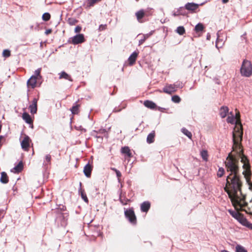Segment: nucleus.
Instances as JSON below:
<instances>
[{
	"label": "nucleus",
	"mask_w": 252,
	"mask_h": 252,
	"mask_svg": "<svg viewBox=\"0 0 252 252\" xmlns=\"http://www.w3.org/2000/svg\"><path fill=\"white\" fill-rule=\"evenodd\" d=\"M81 30H82L81 27H80L79 26H77L75 27V28L74 29V32L76 33H79L81 32Z\"/></svg>",
	"instance_id": "49530a36"
},
{
	"label": "nucleus",
	"mask_w": 252,
	"mask_h": 252,
	"mask_svg": "<svg viewBox=\"0 0 252 252\" xmlns=\"http://www.w3.org/2000/svg\"><path fill=\"white\" fill-rule=\"evenodd\" d=\"M80 188L78 189V193L80 194L82 199L86 203H88L89 200L87 198V196L85 192V191L83 190L81 188L82 183L80 182L79 183Z\"/></svg>",
	"instance_id": "4468645a"
},
{
	"label": "nucleus",
	"mask_w": 252,
	"mask_h": 252,
	"mask_svg": "<svg viewBox=\"0 0 252 252\" xmlns=\"http://www.w3.org/2000/svg\"><path fill=\"white\" fill-rule=\"evenodd\" d=\"M37 79L35 75L32 76L27 82V85L31 86L32 88H34L35 87Z\"/></svg>",
	"instance_id": "f8f14e48"
},
{
	"label": "nucleus",
	"mask_w": 252,
	"mask_h": 252,
	"mask_svg": "<svg viewBox=\"0 0 252 252\" xmlns=\"http://www.w3.org/2000/svg\"><path fill=\"white\" fill-rule=\"evenodd\" d=\"M121 202H122V204H123L124 203V201H123L122 200H120Z\"/></svg>",
	"instance_id": "680f3d73"
},
{
	"label": "nucleus",
	"mask_w": 252,
	"mask_h": 252,
	"mask_svg": "<svg viewBox=\"0 0 252 252\" xmlns=\"http://www.w3.org/2000/svg\"><path fill=\"white\" fill-rule=\"evenodd\" d=\"M234 114L233 111H230V116H228L227 118V122L228 123L235 124V126L242 125L240 121V115L239 111H235Z\"/></svg>",
	"instance_id": "39448f33"
},
{
	"label": "nucleus",
	"mask_w": 252,
	"mask_h": 252,
	"mask_svg": "<svg viewBox=\"0 0 252 252\" xmlns=\"http://www.w3.org/2000/svg\"><path fill=\"white\" fill-rule=\"evenodd\" d=\"M94 132L96 133V134H103L105 135L106 133V130L105 129H100L98 131H94Z\"/></svg>",
	"instance_id": "ea45409f"
},
{
	"label": "nucleus",
	"mask_w": 252,
	"mask_h": 252,
	"mask_svg": "<svg viewBox=\"0 0 252 252\" xmlns=\"http://www.w3.org/2000/svg\"><path fill=\"white\" fill-rule=\"evenodd\" d=\"M204 29V26L202 23H198L197 24L194 28V30L196 32H202L203 31Z\"/></svg>",
	"instance_id": "bb28decb"
},
{
	"label": "nucleus",
	"mask_w": 252,
	"mask_h": 252,
	"mask_svg": "<svg viewBox=\"0 0 252 252\" xmlns=\"http://www.w3.org/2000/svg\"><path fill=\"white\" fill-rule=\"evenodd\" d=\"M101 0H87V6L90 7L93 6L94 4L100 1Z\"/></svg>",
	"instance_id": "c756f323"
},
{
	"label": "nucleus",
	"mask_w": 252,
	"mask_h": 252,
	"mask_svg": "<svg viewBox=\"0 0 252 252\" xmlns=\"http://www.w3.org/2000/svg\"><path fill=\"white\" fill-rule=\"evenodd\" d=\"M30 138L28 136H26L21 142L22 148L26 151H28L30 147Z\"/></svg>",
	"instance_id": "1a4fd4ad"
},
{
	"label": "nucleus",
	"mask_w": 252,
	"mask_h": 252,
	"mask_svg": "<svg viewBox=\"0 0 252 252\" xmlns=\"http://www.w3.org/2000/svg\"><path fill=\"white\" fill-rule=\"evenodd\" d=\"M51 30H48L45 32V33L46 34H48L49 33H51Z\"/></svg>",
	"instance_id": "603ef678"
},
{
	"label": "nucleus",
	"mask_w": 252,
	"mask_h": 252,
	"mask_svg": "<svg viewBox=\"0 0 252 252\" xmlns=\"http://www.w3.org/2000/svg\"><path fill=\"white\" fill-rule=\"evenodd\" d=\"M181 131L185 135H186L188 138L189 139H191L192 137V134L187 129H186L185 127H183L181 129Z\"/></svg>",
	"instance_id": "c85d7f7f"
},
{
	"label": "nucleus",
	"mask_w": 252,
	"mask_h": 252,
	"mask_svg": "<svg viewBox=\"0 0 252 252\" xmlns=\"http://www.w3.org/2000/svg\"><path fill=\"white\" fill-rule=\"evenodd\" d=\"M138 52L136 51H134L132 53V54L128 58V61L129 62V64L130 65H133L136 60V58L138 56Z\"/></svg>",
	"instance_id": "ddd939ff"
},
{
	"label": "nucleus",
	"mask_w": 252,
	"mask_h": 252,
	"mask_svg": "<svg viewBox=\"0 0 252 252\" xmlns=\"http://www.w3.org/2000/svg\"><path fill=\"white\" fill-rule=\"evenodd\" d=\"M243 225L252 230V223L249 222L247 220Z\"/></svg>",
	"instance_id": "79ce46f5"
},
{
	"label": "nucleus",
	"mask_w": 252,
	"mask_h": 252,
	"mask_svg": "<svg viewBox=\"0 0 252 252\" xmlns=\"http://www.w3.org/2000/svg\"><path fill=\"white\" fill-rule=\"evenodd\" d=\"M242 186L239 174H229L226 177L224 189L233 203L243 207L247 206V203L245 201V195L241 190Z\"/></svg>",
	"instance_id": "f03ea898"
},
{
	"label": "nucleus",
	"mask_w": 252,
	"mask_h": 252,
	"mask_svg": "<svg viewBox=\"0 0 252 252\" xmlns=\"http://www.w3.org/2000/svg\"><path fill=\"white\" fill-rule=\"evenodd\" d=\"M125 215L129 221L132 224H136V218L132 209H127L125 211Z\"/></svg>",
	"instance_id": "0eeeda50"
},
{
	"label": "nucleus",
	"mask_w": 252,
	"mask_h": 252,
	"mask_svg": "<svg viewBox=\"0 0 252 252\" xmlns=\"http://www.w3.org/2000/svg\"><path fill=\"white\" fill-rule=\"evenodd\" d=\"M172 100L175 103H179L181 101V98L178 95H175L172 97Z\"/></svg>",
	"instance_id": "58836bf2"
},
{
	"label": "nucleus",
	"mask_w": 252,
	"mask_h": 252,
	"mask_svg": "<svg viewBox=\"0 0 252 252\" xmlns=\"http://www.w3.org/2000/svg\"><path fill=\"white\" fill-rule=\"evenodd\" d=\"M51 156L49 155H46L43 160V165L44 167L47 166L51 164Z\"/></svg>",
	"instance_id": "b1692460"
},
{
	"label": "nucleus",
	"mask_w": 252,
	"mask_h": 252,
	"mask_svg": "<svg viewBox=\"0 0 252 252\" xmlns=\"http://www.w3.org/2000/svg\"><path fill=\"white\" fill-rule=\"evenodd\" d=\"M41 69L38 68L37 70H36L34 72V74L33 75H35L36 77H37V79H39L41 77L40 75Z\"/></svg>",
	"instance_id": "c03bdc74"
},
{
	"label": "nucleus",
	"mask_w": 252,
	"mask_h": 252,
	"mask_svg": "<svg viewBox=\"0 0 252 252\" xmlns=\"http://www.w3.org/2000/svg\"><path fill=\"white\" fill-rule=\"evenodd\" d=\"M115 173L116 174L117 177H118V178L119 179L122 176L121 173L118 170H116Z\"/></svg>",
	"instance_id": "09e8293b"
},
{
	"label": "nucleus",
	"mask_w": 252,
	"mask_h": 252,
	"mask_svg": "<svg viewBox=\"0 0 252 252\" xmlns=\"http://www.w3.org/2000/svg\"><path fill=\"white\" fill-rule=\"evenodd\" d=\"M8 177L7 174L5 172H2L0 178V182L2 184H6L8 182Z\"/></svg>",
	"instance_id": "5701e85b"
},
{
	"label": "nucleus",
	"mask_w": 252,
	"mask_h": 252,
	"mask_svg": "<svg viewBox=\"0 0 252 252\" xmlns=\"http://www.w3.org/2000/svg\"><path fill=\"white\" fill-rule=\"evenodd\" d=\"M72 114L73 115L78 114L79 111H71Z\"/></svg>",
	"instance_id": "864d4df0"
},
{
	"label": "nucleus",
	"mask_w": 252,
	"mask_h": 252,
	"mask_svg": "<svg viewBox=\"0 0 252 252\" xmlns=\"http://www.w3.org/2000/svg\"><path fill=\"white\" fill-rule=\"evenodd\" d=\"M228 212L236 220L237 219V218L238 217V216L241 214L238 212L233 211L232 210H229Z\"/></svg>",
	"instance_id": "7c9ffc66"
},
{
	"label": "nucleus",
	"mask_w": 252,
	"mask_h": 252,
	"mask_svg": "<svg viewBox=\"0 0 252 252\" xmlns=\"http://www.w3.org/2000/svg\"><path fill=\"white\" fill-rule=\"evenodd\" d=\"M224 173V169L222 167H220L218 171L217 176L219 177H221Z\"/></svg>",
	"instance_id": "e433bc0d"
},
{
	"label": "nucleus",
	"mask_w": 252,
	"mask_h": 252,
	"mask_svg": "<svg viewBox=\"0 0 252 252\" xmlns=\"http://www.w3.org/2000/svg\"><path fill=\"white\" fill-rule=\"evenodd\" d=\"M123 204L124 205H126V203H124Z\"/></svg>",
	"instance_id": "e2e57ef3"
},
{
	"label": "nucleus",
	"mask_w": 252,
	"mask_h": 252,
	"mask_svg": "<svg viewBox=\"0 0 252 252\" xmlns=\"http://www.w3.org/2000/svg\"><path fill=\"white\" fill-rule=\"evenodd\" d=\"M37 99L34 98L33 99L32 104L29 106L30 110H37Z\"/></svg>",
	"instance_id": "a878e982"
},
{
	"label": "nucleus",
	"mask_w": 252,
	"mask_h": 252,
	"mask_svg": "<svg viewBox=\"0 0 252 252\" xmlns=\"http://www.w3.org/2000/svg\"><path fill=\"white\" fill-rule=\"evenodd\" d=\"M204 4V3H202L200 5H202Z\"/></svg>",
	"instance_id": "0e129e2a"
},
{
	"label": "nucleus",
	"mask_w": 252,
	"mask_h": 252,
	"mask_svg": "<svg viewBox=\"0 0 252 252\" xmlns=\"http://www.w3.org/2000/svg\"><path fill=\"white\" fill-rule=\"evenodd\" d=\"M37 111H31L32 115H34L36 113Z\"/></svg>",
	"instance_id": "6e6d98bb"
},
{
	"label": "nucleus",
	"mask_w": 252,
	"mask_h": 252,
	"mask_svg": "<svg viewBox=\"0 0 252 252\" xmlns=\"http://www.w3.org/2000/svg\"><path fill=\"white\" fill-rule=\"evenodd\" d=\"M176 32L180 35H183L185 33V30L184 27L179 26L177 28Z\"/></svg>",
	"instance_id": "2f4dec72"
},
{
	"label": "nucleus",
	"mask_w": 252,
	"mask_h": 252,
	"mask_svg": "<svg viewBox=\"0 0 252 252\" xmlns=\"http://www.w3.org/2000/svg\"><path fill=\"white\" fill-rule=\"evenodd\" d=\"M96 137L97 138H102V137H100V136H97V135H96Z\"/></svg>",
	"instance_id": "052dcab7"
},
{
	"label": "nucleus",
	"mask_w": 252,
	"mask_h": 252,
	"mask_svg": "<svg viewBox=\"0 0 252 252\" xmlns=\"http://www.w3.org/2000/svg\"><path fill=\"white\" fill-rule=\"evenodd\" d=\"M233 152L234 154L230 153L225 161L226 171L230 172L229 174H239V160L241 159V162L243 163V168L244 169L243 174L249 185V189H251L252 183L250 181L251 171L249 161L247 157L244 154L243 150L239 149Z\"/></svg>",
	"instance_id": "f257e3e1"
},
{
	"label": "nucleus",
	"mask_w": 252,
	"mask_h": 252,
	"mask_svg": "<svg viewBox=\"0 0 252 252\" xmlns=\"http://www.w3.org/2000/svg\"><path fill=\"white\" fill-rule=\"evenodd\" d=\"M220 110H229V109L227 106H222L221 107Z\"/></svg>",
	"instance_id": "3c124183"
},
{
	"label": "nucleus",
	"mask_w": 252,
	"mask_h": 252,
	"mask_svg": "<svg viewBox=\"0 0 252 252\" xmlns=\"http://www.w3.org/2000/svg\"><path fill=\"white\" fill-rule=\"evenodd\" d=\"M92 171V167L89 163L87 164L84 166L83 172L87 177L89 178L91 177Z\"/></svg>",
	"instance_id": "9b49d317"
},
{
	"label": "nucleus",
	"mask_w": 252,
	"mask_h": 252,
	"mask_svg": "<svg viewBox=\"0 0 252 252\" xmlns=\"http://www.w3.org/2000/svg\"><path fill=\"white\" fill-rule=\"evenodd\" d=\"M68 21L70 25H75L77 22V21L73 18H69Z\"/></svg>",
	"instance_id": "37998d69"
},
{
	"label": "nucleus",
	"mask_w": 252,
	"mask_h": 252,
	"mask_svg": "<svg viewBox=\"0 0 252 252\" xmlns=\"http://www.w3.org/2000/svg\"><path fill=\"white\" fill-rule=\"evenodd\" d=\"M198 6L199 4H198L193 2H188L185 5V7L187 10L193 12L198 8Z\"/></svg>",
	"instance_id": "9d476101"
},
{
	"label": "nucleus",
	"mask_w": 252,
	"mask_h": 252,
	"mask_svg": "<svg viewBox=\"0 0 252 252\" xmlns=\"http://www.w3.org/2000/svg\"><path fill=\"white\" fill-rule=\"evenodd\" d=\"M2 55L4 57H8L10 56V52L8 50H4L2 53Z\"/></svg>",
	"instance_id": "a19ab883"
},
{
	"label": "nucleus",
	"mask_w": 252,
	"mask_h": 252,
	"mask_svg": "<svg viewBox=\"0 0 252 252\" xmlns=\"http://www.w3.org/2000/svg\"><path fill=\"white\" fill-rule=\"evenodd\" d=\"M243 134V127L242 125L235 126L233 132V151H235L242 149L241 141Z\"/></svg>",
	"instance_id": "7ed1b4c3"
},
{
	"label": "nucleus",
	"mask_w": 252,
	"mask_h": 252,
	"mask_svg": "<svg viewBox=\"0 0 252 252\" xmlns=\"http://www.w3.org/2000/svg\"><path fill=\"white\" fill-rule=\"evenodd\" d=\"M155 137V131H152L150 133H149L147 137V142L149 144H151L154 142Z\"/></svg>",
	"instance_id": "aec40b11"
},
{
	"label": "nucleus",
	"mask_w": 252,
	"mask_h": 252,
	"mask_svg": "<svg viewBox=\"0 0 252 252\" xmlns=\"http://www.w3.org/2000/svg\"><path fill=\"white\" fill-rule=\"evenodd\" d=\"M51 17L50 14L49 13H45L42 15V19L45 21H48L50 20Z\"/></svg>",
	"instance_id": "f704fd0d"
},
{
	"label": "nucleus",
	"mask_w": 252,
	"mask_h": 252,
	"mask_svg": "<svg viewBox=\"0 0 252 252\" xmlns=\"http://www.w3.org/2000/svg\"><path fill=\"white\" fill-rule=\"evenodd\" d=\"M223 44L222 41L220 40L219 38V36L218 34V38L217 39L216 43V46L217 48H219V47H221V45Z\"/></svg>",
	"instance_id": "4c0bfd02"
},
{
	"label": "nucleus",
	"mask_w": 252,
	"mask_h": 252,
	"mask_svg": "<svg viewBox=\"0 0 252 252\" xmlns=\"http://www.w3.org/2000/svg\"><path fill=\"white\" fill-rule=\"evenodd\" d=\"M236 220L243 225L247 220V219L244 217V216L242 214H240V215L238 216Z\"/></svg>",
	"instance_id": "cd10ccee"
},
{
	"label": "nucleus",
	"mask_w": 252,
	"mask_h": 252,
	"mask_svg": "<svg viewBox=\"0 0 252 252\" xmlns=\"http://www.w3.org/2000/svg\"><path fill=\"white\" fill-rule=\"evenodd\" d=\"M210 35H208L207 36V39L208 40H209V39H210Z\"/></svg>",
	"instance_id": "bf43d9fd"
},
{
	"label": "nucleus",
	"mask_w": 252,
	"mask_h": 252,
	"mask_svg": "<svg viewBox=\"0 0 252 252\" xmlns=\"http://www.w3.org/2000/svg\"><path fill=\"white\" fill-rule=\"evenodd\" d=\"M151 206V204L149 201H144L141 204L140 209L143 212H147Z\"/></svg>",
	"instance_id": "2eb2a0df"
},
{
	"label": "nucleus",
	"mask_w": 252,
	"mask_h": 252,
	"mask_svg": "<svg viewBox=\"0 0 252 252\" xmlns=\"http://www.w3.org/2000/svg\"><path fill=\"white\" fill-rule=\"evenodd\" d=\"M22 118L27 124H32L33 121L31 116L26 112H24L23 113L22 115Z\"/></svg>",
	"instance_id": "dca6fc26"
},
{
	"label": "nucleus",
	"mask_w": 252,
	"mask_h": 252,
	"mask_svg": "<svg viewBox=\"0 0 252 252\" xmlns=\"http://www.w3.org/2000/svg\"><path fill=\"white\" fill-rule=\"evenodd\" d=\"M251 201H252V200Z\"/></svg>",
	"instance_id": "69168bd1"
},
{
	"label": "nucleus",
	"mask_w": 252,
	"mask_h": 252,
	"mask_svg": "<svg viewBox=\"0 0 252 252\" xmlns=\"http://www.w3.org/2000/svg\"><path fill=\"white\" fill-rule=\"evenodd\" d=\"M144 105L148 108L151 109H156V105L153 101L146 100L144 102Z\"/></svg>",
	"instance_id": "412c9836"
},
{
	"label": "nucleus",
	"mask_w": 252,
	"mask_h": 252,
	"mask_svg": "<svg viewBox=\"0 0 252 252\" xmlns=\"http://www.w3.org/2000/svg\"><path fill=\"white\" fill-rule=\"evenodd\" d=\"M201 156L202 158L205 160H207V157H208V153L207 151L206 150H203L201 152Z\"/></svg>",
	"instance_id": "c9c22d12"
},
{
	"label": "nucleus",
	"mask_w": 252,
	"mask_h": 252,
	"mask_svg": "<svg viewBox=\"0 0 252 252\" xmlns=\"http://www.w3.org/2000/svg\"><path fill=\"white\" fill-rule=\"evenodd\" d=\"M79 105H78V104H76L74 106H72V108L70 109V110H73V111H75V110H77V109H78L79 108Z\"/></svg>",
	"instance_id": "8fccbe9b"
},
{
	"label": "nucleus",
	"mask_w": 252,
	"mask_h": 252,
	"mask_svg": "<svg viewBox=\"0 0 252 252\" xmlns=\"http://www.w3.org/2000/svg\"><path fill=\"white\" fill-rule=\"evenodd\" d=\"M23 168V163L22 161L19 162V163L14 168V169L17 172H20L22 170Z\"/></svg>",
	"instance_id": "72a5a7b5"
},
{
	"label": "nucleus",
	"mask_w": 252,
	"mask_h": 252,
	"mask_svg": "<svg viewBox=\"0 0 252 252\" xmlns=\"http://www.w3.org/2000/svg\"><path fill=\"white\" fill-rule=\"evenodd\" d=\"M59 75L60 79H64L70 81H72L71 76L64 71H62L61 73H59Z\"/></svg>",
	"instance_id": "a211bd4d"
},
{
	"label": "nucleus",
	"mask_w": 252,
	"mask_h": 252,
	"mask_svg": "<svg viewBox=\"0 0 252 252\" xmlns=\"http://www.w3.org/2000/svg\"><path fill=\"white\" fill-rule=\"evenodd\" d=\"M182 87L180 82H176L173 84H166L163 88V92L168 94H171L175 92L178 88Z\"/></svg>",
	"instance_id": "423d86ee"
},
{
	"label": "nucleus",
	"mask_w": 252,
	"mask_h": 252,
	"mask_svg": "<svg viewBox=\"0 0 252 252\" xmlns=\"http://www.w3.org/2000/svg\"><path fill=\"white\" fill-rule=\"evenodd\" d=\"M241 75L245 77L252 76V63L247 59L243 61L240 70Z\"/></svg>",
	"instance_id": "20e7f679"
},
{
	"label": "nucleus",
	"mask_w": 252,
	"mask_h": 252,
	"mask_svg": "<svg viewBox=\"0 0 252 252\" xmlns=\"http://www.w3.org/2000/svg\"><path fill=\"white\" fill-rule=\"evenodd\" d=\"M229 111H221L220 113V117L222 118H225L228 114Z\"/></svg>",
	"instance_id": "a18cd8bd"
},
{
	"label": "nucleus",
	"mask_w": 252,
	"mask_h": 252,
	"mask_svg": "<svg viewBox=\"0 0 252 252\" xmlns=\"http://www.w3.org/2000/svg\"><path fill=\"white\" fill-rule=\"evenodd\" d=\"M70 42L74 44H78L85 41L84 36L83 34H77L70 38Z\"/></svg>",
	"instance_id": "6e6552de"
},
{
	"label": "nucleus",
	"mask_w": 252,
	"mask_h": 252,
	"mask_svg": "<svg viewBox=\"0 0 252 252\" xmlns=\"http://www.w3.org/2000/svg\"><path fill=\"white\" fill-rule=\"evenodd\" d=\"M236 252H247L245 248L239 245L236 246Z\"/></svg>",
	"instance_id": "473e14b6"
},
{
	"label": "nucleus",
	"mask_w": 252,
	"mask_h": 252,
	"mask_svg": "<svg viewBox=\"0 0 252 252\" xmlns=\"http://www.w3.org/2000/svg\"><path fill=\"white\" fill-rule=\"evenodd\" d=\"M111 169L112 170H113L114 171L116 172V170H117V169L115 168H111Z\"/></svg>",
	"instance_id": "13d9d810"
},
{
	"label": "nucleus",
	"mask_w": 252,
	"mask_h": 252,
	"mask_svg": "<svg viewBox=\"0 0 252 252\" xmlns=\"http://www.w3.org/2000/svg\"><path fill=\"white\" fill-rule=\"evenodd\" d=\"M121 152L123 154H125L127 156L128 158H130L132 157V154L130 152V150L128 147L125 146L122 147L121 148Z\"/></svg>",
	"instance_id": "4be33fe9"
},
{
	"label": "nucleus",
	"mask_w": 252,
	"mask_h": 252,
	"mask_svg": "<svg viewBox=\"0 0 252 252\" xmlns=\"http://www.w3.org/2000/svg\"><path fill=\"white\" fill-rule=\"evenodd\" d=\"M152 32L145 34H139L138 36H142V38L139 40V45L142 44L145 41L152 35Z\"/></svg>",
	"instance_id": "f3484780"
},
{
	"label": "nucleus",
	"mask_w": 252,
	"mask_h": 252,
	"mask_svg": "<svg viewBox=\"0 0 252 252\" xmlns=\"http://www.w3.org/2000/svg\"><path fill=\"white\" fill-rule=\"evenodd\" d=\"M221 252H229L227 250H224L221 251Z\"/></svg>",
	"instance_id": "4d7b16f0"
},
{
	"label": "nucleus",
	"mask_w": 252,
	"mask_h": 252,
	"mask_svg": "<svg viewBox=\"0 0 252 252\" xmlns=\"http://www.w3.org/2000/svg\"><path fill=\"white\" fill-rule=\"evenodd\" d=\"M62 220L61 222V225L63 226H65L66 224V220H65L64 216L63 214H60L58 217L57 218V220L59 221L60 220Z\"/></svg>",
	"instance_id": "393cba45"
},
{
	"label": "nucleus",
	"mask_w": 252,
	"mask_h": 252,
	"mask_svg": "<svg viewBox=\"0 0 252 252\" xmlns=\"http://www.w3.org/2000/svg\"><path fill=\"white\" fill-rule=\"evenodd\" d=\"M228 1H229V0H222V2L223 3H226L228 2Z\"/></svg>",
	"instance_id": "5fc2aeb1"
},
{
	"label": "nucleus",
	"mask_w": 252,
	"mask_h": 252,
	"mask_svg": "<svg viewBox=\"0 0 252 252\" xmlns=\"http://www.w3.org/2000/svg\"><path fill=\"white\" fill-rule=\"evenodd\" d=\"M145 15V13L144 10H143V9H141V10L137 11L135 13V15L136 16L137 20L139 22H140V23H141L142 22V19L144 17Z\"/></svg>",
	"instance_id": "6ab92c4d"
},
{
	"label": "nucleus",
	"mask_w": 252,
	"mask_h": 252,
	"mask_svg": "<svg viewBox=\"0 0 252 252\" xmlns=\"http://www.w3.org/2000/svg\"><path fill=\"white\" fill-rule=\"evenodd\" d=\"M106 28V25H100L99 27V31H101L105 30Z\"/></svg>",
	"instance_id": "de8ad7c7"
}]
</instances>
